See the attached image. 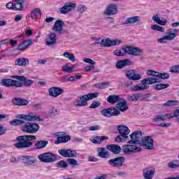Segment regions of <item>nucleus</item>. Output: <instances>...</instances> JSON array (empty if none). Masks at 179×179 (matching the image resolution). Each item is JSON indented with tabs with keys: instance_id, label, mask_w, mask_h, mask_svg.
<instances>
[{
	"instance_id": "48",
	"label": "nucleus",
	"mask_w": 179,
	"mask_h": 179,
	"mask_svg": "<svg viewBox=\"0 0 179 179\" xmlns=\"http://www.w3.org/2000/svg\"><path fill=\"white\" fill-rule=\"evenodd\" d=\"M24 124V121L22 120L15 119L10 122V125H13L16 127V125H23Z\"/></svg>"
},
{
	"instance_id": "37",
	"label": "nucleus",
	"mask_w": 179,
	"mask_h": 179,
	"mask_svg": "<svg viewBox=\"0 0 179 179\" xmlns=\"http://www.w3.org/2000/svg\"><path fill=\"white\" fill-rule=\"evenodd\" d=\"M48 145V141H39L34 145V148L36 150L44 149Z\"/></svg>"
},
{
	"instance_id": "39",
	"label": "nucleus",
	"mask_w": 179,
	"mask_h": 179,
	"mask_svg": "<svg viewBox=\"0 0 179 179\" xmlns=\"http://www.w3.org/2000/svg\"><path fill=\"white\" fill-rule=\"evenodd\" d=\"M15 9L17 10H23V3L24 0H13Z\"/></svg>"
},
{
	"instance_id": "27",
	"label": "nucleus",
	"mask_w": 179,
	"mask_h": 179,
	"mask_svg": "<svg viewBox=\"0 0 179 179\" xmlns=\"http://www.w3.org/2000/svg\"><path fill=\"white\" fill-rule=\"evenodd\" d=\"M30 45H33V39L31 38L24 41L22 43H20L18 45V51L27 50L28 47H30Z\"/></svg>"
},
{
	"instance_id": "24",
	"label": "nucleus",
	"mask_w": 179,
	"mask_h": 179,
	"mask_svg": "<svg viewBox=\"0 0 179 179\" xmlns=\"http://www.w3.org/2000/svg\"><path fill=\"white\" fill-rule=\"evenodd\" d=\"M97 153L99 157L101 159H110L111 156V153L107 151L106 148L103 147L97 148Z\"/></svg>"
},
{
	"instance_id": "44",
	"label": "nucleus",
	"mask_w": 179,
	"mask_h": 179,
	"mask_svg": "<svg viewBox=\"0 0 179 179\" xmlns=\"http://www.w3.org/2000/svg\"><path fill=\"white\" fill-rule=\"evenodd\" d=\"M167 166L169 169H179V161L175 160L173 162H169Z\"/></svg>"
},
{
	"instance_id": "30",
	"label": "nucleus",
	"mask_w": 179,
	"mask_h": 179,
	"mask_svg": "<svg viewBox=\"0 0 179 179\" xmlns=\"http://www.w3.org/2000/svg\"><path fill=\"white\" fill-rule=\"evenodd\" d=\"M143 85L145 86H149V85H155L159 83V79L156 78H148L142 80Z\"/></svg>"
},
{
	"instance_id": "21",
	"label": "nucleus",
	"mask_w": 179,
	"mask_h": 179,
	"mask_svg": "<svg viewBox=\"0 0 179 179\" xmlns=\"http://www.w3.org/2000/svg\"><path fill=\"white\" fill-rule=\"evenodd\" d=\"M155 173H156V169L154 168H145L143 171V177L145 179H152L155 177Z\"/></svg>"
},
{
	"instance_id": "41",
	"label": "nucleus",
	"mask_w": 179,
	"mask_h": 179,
	"mask_svg": "<svg viewBox=\"0 0 179 179\" xmlns=\"http://www.w3.org/2000/svg\"><path fill=\"white\" fill-rule=\"evenodd\" d=\"M152 20H155L156 23H157L158 24H160L161 26H166V24H167V20H161L158 15H153Z\"/></svg>"
},
{
	"instance_id": "64",
	"label": "nucleus",
	"mask_w": 179,
	"mask_h": 179,
	"mask_svg": "<svg viewBox=\"0 0 179 179\" xmlns=\"http://www.w3.org/2000/svg\"><path fill=\"white\" fill-rule=\"evenodd\" d=\"M170 118H178V120H179V109H177L174 111L173 115L170 116Z\"/></svg>"
},
{
	"instance_id": "47",
	"label": "nucleus",
	"mask_w": 179,
	"mask_h": 179,
	"mask_svg": "<svg viewBox=\"0 0 179 179\" xmlns=\"http://www.w3.org/2000/svg\"><path fill=\"white\" fill-rule=\"evenodd\" d=\"M78 156V152L75 150L67 149V157L72 158L76 157Z\"/></svg>"
},
{
	"instance_id": "19",
	"label": "nucleus",
	"mask_w": 179,
	"mask_h": 179,
	"mask_svg": "<svg viewBox=\"0 0 179 179\" xmlns=\"http://www.w3.org/2000/svg\"><path fill=\"white\" fill-rule=\"evenodd\" d=\"M126 78H128L129 80H140L142 79L141 74H137L135 70H129L125 73Z\"/></svg>"
},
{
	"instance_id": "15",
	"label": "nucleus",
	"mask_w": 179,
	"mask_h": 179,
	"mask_svg": "<svg viewBox=\"0 0 179 179\" xmlns=\"http://www.w3.org/2000/svg\"><path fill=\"white\" fill-rule=\"evenodd\" d=\"M20 160L27 166H36L37 163V159L30 155H22L20 157Z\"/></svg>"
},
{
	"instance_id": "12",
	"label": "nucleus",
	"mask_w": 179,
	"mask_h": 179,
	"mask_svg": "<svg viewBox=\"0 0 179 179\" xmlns=\"http://www.w3.org/2000/svg\"><path fill=\"white\" fill-rule=\"evenodd\" d=\"M106 16H114L118 13V7L115 3L108 4L103 11Z\"/></svg>"
},
{
	"instance_id": "42",
	"label": "nucleus",
	"mask_w": 179,
	"mask_h": 179,
	"mask_svg": "<svg viewBox=\"0 0 179 179\" xmlns=\"http://www.w3.org/2000/svg\"><path fill=\"white\" fill-rule=\"evenodd\" d=\"M169 86L170 85L164 83L156 84L153 86V89L154 90H163L167 89Z\"/></svg>"
},
{
	"instance_id": "22",
	"label": "nucleus",
	"mask_w": 179,
	"mask_h": 179,
	"mask_svg": "<svg viewBox=\"0 0 179 179\" xmlns=\"http://www.w3.org/2000/svg\"><path fill=\"white\" fill-rule=\"evenodd\" d=\"M106 149L110 150V152H112L113 155H120L122 150V148H121V146L115 144H110L106 145Z\"/></svg>"
},
{
	"instance_id": "1",
	"label": "nucleus",
	"mask_w": 179,
	"mask_h": 179,
	"mask_svg": "<svg viewBox=\"0 0 179 179\" xmlns=\"http://www.w3.org/2000/svg\"><path fill=\"white\" fill-rule=\"evenodd\" d=\"M13 79H17L15 80L10 78H3L1 80L0 85L5 87H22V86L29 87L34 83V80L28 79L24 76H12Z\"/></svg>"
},
{
	"instance_id": "45",
	"label": "nucleus",
	"mask_w": 179,
	"mask_h": 179,
	"mask_svg": "<svg viewBox=\"0 0 179 179\" xmlns=\"http://www.w3.org/2000/svg\"><path fill=\"white\" fill-rule=\"evenodd\" d=\"M56 167L58 169H66L68 167V163L64 160H60L56 163Z\"/></svg>"
},
{
	"instance_id": "43",
	"label": "nucleus",
	"mask_w": 179,
	"mask_h": 179,
	"mask_svg": "<svg viewBox=\"0 0 179 179\" xmlns=\"http://www.w3.org/2000/svg\"><path fill=\"white\" fill-rule=\"evenodd\" d=\"M94 86L96 89L103 90V89H106V88L108 87V86H110V83H99L94 84Z\"/></svg>"
},
{
	"instance_id": "7",
	"label": "nucleus",
	"mask_w": 179,
	"mask_h": 179,
	"mask_svg": "<svg viewBox=\"0 0 179 179\" xmlns=\"http://www.w3.org/2000/svg\"><path fill=\"white\" fill-rule=\"evenodd\" d=\"M141 136H142V131H135L129 135V140L127 141L129 145H141Z\"/></svg>"
},
{
	"instance_id": "20",
	"label": "nucleus",
	"mask_w": 179,
	"mask_h": 179,
	"mask_svg": "<svg viewBox=\"0 0 179 179\" xmlns=\"http://www.w3.org/2000/svg\"><path fill=\"white\" fill-rule=\"evenodd\" d=\"M135 23H138V24H142V18L141 17V16H133V17H127V20L122 23V25L124 24H134Z\"/></svg>"
},
{
	"instance_id": "52",
	"label": "nucleus",
	"mask_w": 179,
	"mask_h": 179,
	"mask_svg": "<svg viewBox=\"0 0 179 179\" xmlns=\"http://www.w3.org/2000/svg\"><path fill=\"white\" fill-rule=\"evenodd\" d=\"M146 73L148 76H155V78H158L159 72L155 70H148Z\"/></svg>"
},
{
	"instance_id": "18",
	"label": "nucleus",
	"mask_w": 179,
	"mask_h": 179,
	"mask_svg": "<svg viewBox=\"0 0 179 179\" xmlns=\"http://www.w3.org/2000/svg\"><path fill=\"white\" fill-rule=\"evenodd\" d=\"M64 92V89L58 87H52L48 90L49 96H50V97H58V96H61Z\"/></svg>"
},
{
	"instance_id": "4",
	"label": "nucleus",
	"mask_w": 179,
	"mask_h": 179,
	"mask_svg": "<svg viewBox=\"0 0 179 179\" xmlns=\"http://www.w3.org/2000/svg\"><path fill=\"white\" fill-rule=\"evenodd\" d=\"M22 130L27 134H37L40 130V125L37 123L27 122L22 127Z\"/></svg>"
},
{
	"instance_id": "25",
	"label": "nucleus",
	"mask_w": 179,
	"mask_h": 179,
	"mask_svg": "<svg viewBox=\"0 0 179 179\" xmlns=\"http://www.w3.org/2000/svg\"><path fill=\"white\" fill-rule=\"evenodd\" d=\"M46 45L51 46L57 44V34L55 33H50L45 42Z\"/></svg>"
},
{
	"instance_id": "8",
	"label": "nucleus",
	"mask_w": 179,
	"mask_h": 179,
	"mask_svg": "<svg viewBox=\"0 0 179 179\" xmlns=\"http://www.w3.org/2000/svg\"><path fill=\"white\" fill-rule=\"evenodd\" d=\"M120 114H121V112L114 107L105 108L101 110V115H103V117H107L108 118L117 117V115H120Z\"/></svg>"
},
{
	"instance_id": "63",
	"label": "nucleus",
	"mask_w": 179,
	"mask_h": 179,
	"mask_svg": "<svg viewBox=\"0 0 179 179\" xmlns=\"http://www.w3.org/2000/svg\"><path fill=\"white\" fill-rule=\"evenodd\" d=\"M6 8H7V9H15V3L13 2H8L6 3Z\"/></svg>"
},
{
	"instance_id": "3",
	"label": "nucleus",
	"mask_w": 179,
	"mask_h": 179,
	"mask_svg": "<svg viewBox=\"0 0 179 179\" xmlns=\"http://www.w3.org/2000/svg\"><path fill=\"white\" fill-rule=\"evenodd\" d=\"M113 54L116 57H124V55H134V57H138L141 54H143V50L135 46L128 45L121 48L120 50H115L113 52Z\"/></svg>"
},
{
	"instance_id": "55",
	"label": "nucleus",
	"mask_w": 179,
	"mask_h": 179,
	"mask_svg": "<svg viewBox=\"0 0 179 179\" xmlns=\"http://www.w3.org/2000/svg\"><path fill=\"white\" fill-rule=\"evenodd\" d=\"M159 79H169L170 78V74L167 73H158Z\"/></svg>"
},
{
	"instance_id": "13",
	"label": "nucleus",
	"mask_w": 179,
	"mask_h": 179,
	"mask_svg": "<svg viewBox=\"0 0 179 179\" xmlns=\"http://www.w3.org/2000/svg\"><path fill=\"white\" fill-rule=\"evenodd\" d=\"M125 162V157H117L110 159L108 161V163L110 167H122L123 163Z\"/></svg>"
},
{
	"instance_id": "31",
	"label": "nucleus",
	"mask_w": 179,
	"mask_h": 179,
	"mask_svg": "<svg viewBox=\"0 0 179 179\" xmlns=\"http://www.w3.org/2000/svg\"><path fill=\"white\" fill-rule=\"evenodd\" d=\"M71 139V136H58L57 138V141H55V145H59V143H66V142H69Z\"/></svg>"
},
{
	"instance_id": "62",
	"label": "nucleus",
	"mask_w": 179,
	"mask_h": 179,
	"mask_svg": "<svg viewBox=\"0 0 179 179\" xmlns=\"http://www.w3.org/2000/svg\"><path fill=\"white\" fill-rule=\"evenodd\" d=\"M168 41L174 40L176 38V34L169 32L167 36H166Z\"/></svg>"
},
{
	"instance_id": "17",
	"label": "nucleus",
	"mask_w": 179,
	"mask_h": 179,
	"mask_svg": "<svg viewBox=\"0 0 179 179\" xmlns=\"http://www.w3.org/2000/svg\"><path fill=\"white\" fill-rule=\"evenodd\" d=\"M18 118L20 120H24V121H43L40 116H37L36 114L30 113L29 115H18Z\"/></svg>"
},
{
	"instance_id": "5",
	"label": "nucleus",
	"mask_w": 179,
	"mask_h": 179,
	"mask_svg": "<svg viewBox=\"0 0 179 179\" xmlns=\"http://www.w3.org/2000/svg\"><path fill=\"white\" fill-rule=\"evenodd\" d=\"M41 163H54L57 162V155L52 152H44L38 155Z\"/></svg>"
},
{
	"instance_id": "61",
	"label": "nucleus",
	"mask_w": 179,
	"mask_h": 179,
	"mask_svg": "<svg viewBox=\"0 0 179 179\" xmlns=\"http://www.w3.org/2000/svg\"><path fill=\"white\" fill-rule=\"evenodd\" d=\"M67 162L69 163V164H71V166H78V161H76V159H72V158H69L67 159Z\"/></svg>"
},
{
	"instance_id": "38",
	"label": "nucleus",
	"mask_w": 179,
	"mask_h": 179,
	"mask_svg": "<svg viewBox=\"0 0 179 179\" xmlns=\"http://www.w3.org/2000/svg\"><path fill=\"white\" fill-rule=\"evenodd\" d=\"M108 137H107L106 136H95L92 138V143L100 144L103 141H106V140H108Z\"/></svg>"
},
{
	"instance_id": "11",
	"label": "nucleus",
	"mask_w": 179,
	"mask_h": 179,
	"mask_svg": "<svg viewBox=\"0 0 179 179\" xmlns=\"http://www.w3.org/2000/svg\"><path fill=\"white\" fill-rule=\"evenodd\" d=\"M120 44H122V41L120 39H110L108 38L101 41V47H114L115 45H120Z\"/></svg>"
},
{
	"instance_id": "29",
	"label": "nucleus",
	"mask_w": 179,
	"mask_h": 179,
	"mask_svg": "<svg viewBox=\"0 0 179 179\" xmlns=\"http://www.w3.org/2000/svg\"><path fill=\"white\" fill-rule=\"evenodd\" d=\"M149 89V85H145L143 81H141V83L137 84L131 87L133 92H142L143 90H148Z\"/></svg>"
},
{
	"instance_id": "28",
	"label": "nucleus",
	"mask_w": 179,
	"mask_h": 179,
	"mask_svg": "<svg viewBox=\"0 0 179 179\" xmlns=\"http://www.w3.org/2000/svg\"><path fill=\"white\" fill-rule=\"evenodd\" d=\"M15 65L16 66H27V65H30V62L27 58L21 57L15 59Z\"/></svg>"
},
{
	"instance_id": "36",
	"label": "nucleus",
	"mask_w": 179,
	"mask_h": 179,
	"mask_svg": "<svg viewBox=\"0 0 179 179\" xmlns=\"http://www.w3.org/2000/svg\"><path fill=\"white\" fill-rule=\"evenodd\" d=\"M128 101H138V100H142V93L134 94L131 96L127 97Z\"/></svg>"
},
{
	"instance_id": "23",
	"label": "nucleus",
	"mask_w": 179,
	"mask_h": 179,
	"mask_svg": "<svg viewBox=\"0 0 179 179\" xmlns=\"http://www.w3.org/2000/svg\"><path fill=\"white\" fill-rule=\"evenodd\" d=\"M130 65H132V62L129 60V59H122V60H118L116 62V68L117 69H122V68H125V66H130Z\"/></svg>"
},
{
	"instance_id": "53",
	"label": "nucleus",
	"mask_w": 179,
	"mask_h": 179,
	"mask_svg": "<svg viewBox=\"0 0 179 179\" xmlns=\"http://www.w3.org/2000/svg\"><path fill=\"white\" fill-rule=\"evenodd\" d=\"M169 72L171 73H179V64L171 66Z\"/></svg>"
},
{
	"instance_id": "9",
	"label": "nucleus",
	"mask_w": 179,
	"mask_h": 179,
	"mask_svg": "<svg viewBox=\"0 0 179 179\" xmlns=\"http://www.w3.org/2000/svg\"><path fill=\"white\" fill-rule=\"evenodd\" d=\"M142 147H138L134 144H127L122 147V152L125 155L129 153H136V152H142Z\"/></svg>"
},
{
	"instance_id": "57",
	"label": "nucleus",
	"mask_w": 179,
	"mask_h": 179,
	"mask_svg": "<svg viewBox=\"0 0 179 179\" xmlns=\"http://www.w3.org/2000/svg\"><path fill=\"white\" fill-rule=\"evenodd\" d=\"M114 141L117 143H121V142H127L128 140L127 138H124V137H122L120 134V136H117V137L115 138Z\"/></svg>"
},
{
	"instance_id": "14",
	"label": "nucleus",
	"mask_w": 179,
	"mask_h": 179,
	"mask_svg": "<svg viewBox=\"0 0 179 179\" xmlns=\"http://www.w3.org/2000/svg\"><path fill=\"white\" fill-rule=\"evenodd\" d=\"M117 129L122 138L127 139V141L129 140V136H128V135H129L131 130L128 127L120 124L117 126Z\"/></svg>"
},
{
	"instance_id": "50",
	"label": "nucleus",
	"mask_w": 179,
	"mask_h": 179,
	"mask_svg": "<svg viewBox=\"0 0 179 179\" xmlns=\"http://www.w3.org/2000/svg\"><path fill=\"white\" fill-rule=\"evenodd\" d=\"M85 96L87 97V100H93V99H96V97H99V92H94V93H89L87 94H85Z\"/></svg>"
},
{
	"instance_id": "59",
	"label": "nucleus",
	"mask_w": 179,
	"mask_h": 179,
	"mask_svg": "<svg viewBox=\"0 0 179 179\" xmlns=\"http://www.w3.org/2000/svg\"><path fill=\"white\" fill-rule=\"evenodd\" d=\"M8 132V127L3 126V124H0V136L5 135Z\"/></svg>"
},
{
	"instance_id": "46",
	"label": "nucleus",
	"mask_w": 179,
	"mask_h": 179,
	"mask_svg": "<svg viewBox=\"0 0 179 179\" xmlns=\"http://www.w3.org/2000/svg\"><path fill=\"white\" fill-rule=\"evenodd\" d=\"M63 57H64L65 58H68V59H69V61H71V62H75V61H76V59H75V55L71 54L69 52H66L63 53Z\"/></svg>"
},
{
	"instance_id": "51",
	"label": "nucleus",
	"mask_w": 179,
	"mask_h": 179,
	"mask_svg": "<svg viewBox=\"0 0 179 179\" xmlns=\"http://www.w3.org/2000/svg\"><path fill=\"white\" fill-rule=\"evenodd\" d=\"M151 29L152 30H156L157 31H161V33H164V27H162L159 25L157 24H153L151 26Z\"/></svg>"
},
{
	"instance_id": "49",
	"label": "nucleus",
	"mask_w": 179,
	"mask_h": 179,
	"mask_svg": "<svg viewBox=\"0 0 179 179\" xmlns=\"http://www.w3.org/2000/svg\"><path fill=\"white\" fill-rule=\"evenodd\" d=\"M177 104H178V101L168 100L165 103H164V106L165 107H172L173 106H177Z\"/></svg>"
},
{
	"instance_id": "2",
	"label": "nucleus",
	"mask_w": 179,
	"mask_h": 179,
	"mask_svg": "<svg viewBox=\"0 0 179 179\" xmlns=\"http://www.w3.org/2000/svg\"><path fill=\"white\" fill-rule=\"evenodd\" d=\"M37 140V137L34 135H24L16 137L15 141L17 143L14 146L17 149H26L33 146V142Z\"/></svg>"
},
{
	"instance_id": "35",
	"label": "nucleus",
	"mask_w": 179,
	"mask_h": 179,
	"mask_svg": "<svg viewBox=\"0 0 179 179\" xmlns=\"http://www.w3.org/2000/svg\"><path fill=\"white\" fill-rule=\"evenodd\" d=\"M31 17L32 19H34L35 20H37V19H40L41 17V10L40 8H35L32 10V13H31Z\"/></svg>"
},
{
	"instance_id": "26",
	"label": "nucleus",
	"mask_w": 179,
	"mask_h": 179,
	"mask_svg": "<svg viewBox=\"0 0 179 179\" xmlns=\"http://www.w3.org/2000/svg\"><path fill=\"white\" fill-rule=\"evenodd\" d=\"M87 98L85 94L81 96L78 100H76L73 104L76 107H85V106H87Z\"/></svg>"
},
{
	"instance_id": "60",
	"label": "nucleus",
	"mask_w": 179,
	"mask_h": 179,
	"mask_svg": "<svg viewBox=\"0 0 179 179\" xmlns=\"http://www.w3.org/2000/svg\"><path fill=\"white\" fill-rule=\"evenodd\" d=\"M63 72H67V73H71V66H69V64H66V65L63 66L62 68Z\"/></svg>"
},
{
	"instance_id": "10",
	"label": "nucleus",
	"mask_w": 179,
	"mask_h": 179,
	"mask_svg": "<svg viewBox=\"0 0 179 179\" xmlns=\"http://www.w3.org/2000/svg\"><path fill=\"white\" fill-rule=\"evenodd\" d=\"M64 26H65V22L62 20H57L52 27V30L58 31L59 34L61 35L68 34L69 31L68 29H64Z\"/></svg>"
},
{
	"instance_id": "54",
	"label": "nucleus",
	"mask_w": 179,
	"mask_h": 179,
	"mask_svg": "<svg viewBox=\"0 0 179 179\" xmlns=\"http://www.w3.org/2000/svg\"><path fill=\"white\" fill-rule=\"evenodd\" d=\"M58 153L63 157H68V149H60L58 150Z\"/></svg>"
},
{
	"instance_id": "34",
	"label": "nucleus",
	"mask_w": 179,
	"mask_h": 179,
	"mask_svg": "<svg viewBox=\"0 0 179 179\" xmlns=\"http://www.w3.org/2000/svg\"><path fill=\"white\" fill-rule=\"evenodd\" d=\"M121 98L118 95L112 94L109 95L107 98L108 103H110V104H114L115 103H118V101H120Z\"/></svg>"
},
{
	"instance_id": "40",
	"label": "nucleus",
	"mask_w": 179,
	"mask_h": 179,
	"mask_svg": "<svg viewBox=\"0 0 179 179\" xmlns=\"http://www.w3.org/2000/svg\"><path fill=\"white\" fill-rule=\"evenodd\" d=\"M166 115H169V114L166 113L165 115H154V117L152 118V122H160L162 121H166V119H164Z\"/></svg>"
},
{
	"instance_id": "16",
	"label": "nucleus",
	"mask_w": 179,
	"mask_h": 179,
	"mask_svg": "<svg viewBox=\"0 0 179 179\" xmlns=\"http://www.w3.org/2000/svg\"><path fill=\"white\" fill-rule=\"evenodd\" d=\"M76 8V4L75 3L69 2L63 6V7L60 8L59 10V13L62 15H66L71 12V10H73Z\"/></svg>"
},
{
	"instance_id": "58",
	"label": "nucleus",
	"mask_w": 179,
	"mask_h": 179,
	"mask_svg": "<svg viewBox=\"0 0 179 179\" xmlns=\"http://www.w3.org/2000/svg\"><path fill=\"white\" fill-rule=\"evenodd\" d=\"M100 106H101V103H100V101H94L90 106V108H97V107H100Z\"/></svg>"
},
{
	"instance_id": "56",
	"label": "nucleus",
	"mask_w": 179,
	"mask_h": 179,
	"mask_svg": "<svg viewBox=\"0 0 179 179\" xmlns=\"http://www.w3.org/2000/svg\"><path fill=\"white\" fill-rule=\"evenodd\" d=\"M87 10V7H86V6L80 5L77 8V12H79V13H83Z\"/></svg>"
},
{
	"instance_id": "33",
	"label": "nucleus",
	"mask_w": 179,
	"mask_h": 179,
	"mask_svg": "<svg viewBox=\"0 0 179 179\" xmlns=\"http://www.w3.org/2000/svg\"><path fill=\"white\" fill-rule=\"evenodd\" d=\"M117 108L122 112L127 111V110H128V104L127 103V101L125 99H122V101L117 103Z\"/></svg>"
},
{
	"instance_id": "32",
	"label": "nucleus",
	"mask_w": 179,
	"mask_h": 179,
	"mask_svg": "<svg viewBox=\"0 0 179 179\" xmlns=\"http://www.w3.org/2000/svg\"><path fill=\"white\" fill-rule=\"evenodd\" d=\"M11 101L15 106H27L29 104V101L19 98L13 99Z\"/></svg>"
},
{
	"instance_id": "6",
	"label": "nucleus",
	"mask_w": 179,
	"mask_h": 179,
	"mask_svg": "<svg viewBox=\"0 0 179 179\" xmlns=\"http://www.w3.org/2000/svg\"><path fill=\"white\" fill-rule=\"evenodd\" d=\"M141 142V143L139 145L143 146L145 149H147L148 150H153L155 148V141H153V137H152V136H144Z\"/></svg>"
}]
</instances>
